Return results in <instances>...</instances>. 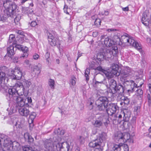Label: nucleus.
Listing matches in <instances>:
<instances>
[{
  "label": "nucleus",
  "mask_w": 151,
  "mask_h": 151,
  "mask_svg": "<svg viewBox=\"0 0 151 151\" xmlns=\"http://www.w3.org/2000/svg\"><path fill=\"white\" fill-rule=\"evenodd\" d=\"M6 98L9 101H14L18 96H22L24 93V88L22 83H16L15 86L11 87L7 90Z\"/></svg>",
  "instance_id": "1"
},
{
  "label": "nucleus",
  "mask_w": 151,
  "mask_h": 151,
  "mask_svg": "<svg viewBox=\"0 0 151 151\" xmlns=\"http://www.w3.org/2000/svg\"><path fill=\"white\" fill-rule=\"evenodd\" d=\"M106 82V86L109 87L113 93H118L122 95L124 90L122 86L119 84L117 85L116 81L114 79H108Z\"/></svg>",
  "instance_id": "2"
},
{
  "label": "nucleus",
  "mask_w": 151,
  "mask_h": 151,
  "mask_svg": "<svg viewBox=\"0 0 151 151\" xmlns=\"http://www.w3.org/2000/svg\"><path fill=\"white\" fill-rule=\"evenodd\" d=\"M134 71L128 66L124 67L120 70L119 75L120 76L121 81L124 83L129 82L127 78L134 73Z\"/></svg>",
  "instance_id": "3"
},
{
  "label": "nucleus",
  "mask_w": 151,
  "mask_h": 151,
  "mask_svg": "<svg viewBox=\"0 0 151 151\" xmlns=\"http://www.w3.org/2000/svg\"><path fill=\"white\" fill-rule=\"evenodd\" d=\"M129 35L127 34L125 35L122 36L120 38H119L120 41L122 43H128L130 45L134 47L135 48L139 50L141 49V45L138 42L133 39L132 37H128Z\"/></svg>",
  "instance_id": "4"
},
{
  "label": "nucleus",
  "mask_w": 151,
  "mask_h": 151,
  "mask_svg": "<svg viewBox=\"0 0 151 151\" xmlns=\"http://www.w3.org/2000/svg\"><path fill=\"white\" fill-rule=\"evenodd\" d=\"M108 103V100L106 97L104 96L100 97L95 103L96 109L100 111H104L105 110L106 111L107 104Z\"/></svg>",
  "instance_id": "5"
},
{
  "label": "nucleus",
  "mask_w": 151,
  "mask_h": 151,
  "mask_svg": "<svg viewBox=\"0 0 151 151\" xmlns=\"http://www.w3.org/2000/svg\"><path fill=\"white\" fill-rule=\"evenodd\" d=\"M18 96L14 100H15L17 102L16 106L17 107H23L25 106L28 107L29 106L28 104H30L32 102V99L30 97L26 98L24 96Z\"/></svg>",
  "instance_id": "6"
},
{
  "label": "nucleus",
  "mask_w": 151,
  "mask_h": 151,
  "mask_svg": "<svg viewBox=\"0 0 151 151\" xmlns=\"http://www.w3.org/2000/svg\"><path fill=\"white\" fill-rule=\"evenodd\" d=\"M3 6L6 9V11L9 12V13H12L15 14L17 6L12 1L10 0H4Z\"/></svg>",
  "instance_id": "7"
},
{
  "label": "nucleus",
  "mask_w": 151,
  "mask_h": 151,
  "mask_svg": "<svg viewBox=\"0 0 151 151\" xmlns=\"http://www.w3.org/2000/svg\"><path fill=\"white\" fill-rule=\"evenodd\" d=\"M113 51L109 49L105 50L103 52L98 54L97 58L99 61H102L106 58H109L111 57Z\"/></svg>",
  "instance_id": "8"
},
{
  "label": "nucleus",
  "mask_w": 151,
  "mask_h": 151,
  "mask_svg": "<svg viewBox=\"0 0 151 151\" xmlns=\"http://www.w3.org/2000/svg\"><path fill=\"white\" fill-rule=\"evenodd\" d=\"M119 109V107L116 104L108 103L107 104L106 112L109 116H112Z\"/></svg>",
  "instance_id": "9"
},
{
  "label": "nucleus",
  "mask_w": 151,
  "mask_h": 151,
  "mask_svg": "<svg viewBox=\"0 0 151 151\" xmlns=\"http://www.w3.org/2000/svg\"><path fill=\"white\" fill-rule=\"evenodd\" d=\"M44 32L46 33L48 37V42L52 46H55L57 45L58 40L55 38H54L53 35L47 29H45Z\"/></svg>",
  "instance_id": "10"
},
{
  "label": "nucleus",
  "mask_w": 151,
  "mask_h": 151,
  "mask_svg": "<svg viewBox=\"0 0 151 151\" xmlns=\"http://www.w3.org/2000/svg\"><path fill=\"white\" fill-rule=\"evenodd\" d=\"M11 72L12 74L11 77L12 79L19 80L22 78V73L20 68H16L14 70H11Z\"/></svg>",
  "instance_id": "11"
},
{
  "label": "nucleus",
  "mask_w": 151,
  "mask_h": 151,
  "mask_svg": "<svg viewBox=\"0 0 151 151\" xmlns=\"http://www.w3.org/2000/svg\"><path fill=\"white\" fill-rule=\"evenodd\" d=\"M3 137V146L4 148L10 146V144L12 143V142L10 138L7 136L2 134Z\"/></svg>",
  "instance_id": "12"
},
{
  "label": "nucleus",
  "mask_w": 151,
  "mask_h": 151,
  "mask_svg": "<svg viewBox=\"0 0 151 151\" xmlns=\"http://www.w3.org/2000/svg\"><path fill=\"white\" fill-rule=\"evenodd\" d=\"M122 114L123 115V120L124 122H127L129 121L131 116V112L128 109H125L123 111Z\"/></svg>",
  "instance_id": "13"
},
{
  "label": "nucleus",
  "mask_w": 151,
  "mask_h": 151,
  "mask_svg": "<svg viewBox=\"0 0 151 151\" xmlns=\"http://www.w3.org/2000/svg\"><path fill=\"white\" fill-rule=\"evenodd\" d=\"M123 133L120 132H118L114 134V139L116 143L120 144L122 143Z\"/></svg>",
  "instance_id": "14"
},
{
  "label": "nucleus",
  "mask_w": 151,
  "mask_h": 151,
  "mask_svg": "<svg viewBox=\"0 0 151 151\" xmlns=\"http://www.w3.org/2000/svg\"><path fill=\"white\" fill-rule=\"evenodd\" d=\"M9 12L6 11V13H5L1 15L0 17V20L3 22H5L9 17L14 18V16L16 15V14Z\"/></svg>",
  "instance_id": "15"
},
{
  "label": "nucleus",
  "mask_w": 151,
  "mask_h": 151,
  "mask_svg": "<svg viewBox=\"0 0 151 151\" xmlns=\"http://www.w3.org/2000/svg\"><path fill=\"white\" fill-rule=\"evenodd\" d=\"M19 113L22 116L27 117L29 114V111L27 108L25 107H20L18 109Z\"/></svg>",
  "instance_id": "16"
},
{
  "label": "nucleus",
  "mask_w": 151,
  "mask_h": 151,
  "mask_svg": "<svg viewBox=\"0 0 151 151\" xmlns=\"http://www.w3.org/2000/svg\"><path fill=\"white\" fill-rule=\"evenodd\" d=\"M18 107H17L14 104H10L9 107L7 109V111L8 112V115H12L15 113L17 110H18Z\"/></svg>",
  "instance_id": "17"
},
{
  "label": "nucleus",
  "mask_w": 151,
  "mask_h": 151,
  "mask_svg": "<svg viewBox=\"0 0 151 151\" xmlns=\"http://www.w3.org/2000/svg\"><path fill=\"white\" fill-rule=\"evenodd\" d=\"M101 142L99 141L98 139L96 138L91 142L89 144V146L91 147L96 148L101 147Z\"/></svg>",
  "instance_id": "18"
},
{
  "label": "nucleus",
  "mask_w": 151,
  "mask_h": 151,
  "mask_svg": "<svg viewBox=\"0 0 151 151\" xmlns=\"http://www.w3.org/2000/svg\"><path fill=\"white\" fill-rule=\"evenodd\" d=\"M149 15V14L146 12H144L142 15L141 21L142 24L146 26L149 25V21L148 18Z\"/></svg>",
  "instance_id": "19"
},
{
  "label": "nucleus",
  "mask_w": 151,
  "mask_h": 151,
  "mask_svg": "<svg viewBox=\"0 0 151 151\" xmlns=\"http://www.w3.org/2000/svg\"><path fill=\"white\" fill-rule=\"evenodd\" d=\"M95 70H98L101 72L102 75L104 74H105V76L107 77L110 78L111 77L110 73H109L107 70H104L103 68L101 66H98L97 65Z\"/></svg>",
  "instance_id": "20"
},
{
  "label": "nucleus",
  "mask_w": 151,
  "mask_h": 151,
  "mask_svg": "<svg viewBox=\"0 0 151 151\" xmlns=\"http://www.w3.org/2000/svg\"><path fill=\"white\" fill-rule=\"evenodd\" d=\"M123 93H122V95L119 93L118 97L122 101V102L121 103V104H122V103H123L125 105H127L129 103V100L127 97L123 96Z\"/></svg>",
  "instance_id": "21"
},
{
  "label": "nucleus",
  "mask_w": 151,
  "mask_h": 151,
  "mask_svg": "<svg viewBox=\"0 0 151 151\" xmlns=\"http://www.w3.org/2000/svg\"><path fill=\"white\" fill-rule=\"evenodd\" d=\"M104 117H105L103 116H99L98 119L95 121L93 124V125L96 127H100L102 125V122L104 119L105 118Z\"/></svg>",
  "instance_id": "22"
},
{
  "label": "nucleus",
  "mask_w": 151,
  "mask_h": 151,
  "mask_svg": "<svg viewBox=\"0 0 151 151\" xmlns=\"http://www.w3.org/2000/svg\"><path fill=\"white\" fill-rule=\"evenodd\" d=\"M104 42L105 45L107 47L112 46L114 44V41L111 40L108 37L105 38Z\"/></svg>",
  "instance_id": "23"
},
{
  "label": "nucleus",
  "mask_w": 151,
  "mask_h": 151,
  "mask_svg": "<svg viewBox=\"0 0 151 151\" xmlns=\"http://www.w3.org/2000/svg\"><path fill=\"white\" fill-rule=\"evenodd\" d=\"M45 147L49 150L52 148L53 146V142L50 139H47L44 142Z\"/></svg>",
  "instance_id": "24"
},
{
  "label": "nucleus",
  "mask_w": 151,
  "mask_h": 151,
  "mask_svg": "<svg viewBox=\"0 0 151 151\" xmlns=\"http://www.w3.org/2000/svg\"><path fill=\"white\" fill-rule=\"evenodd\" d=\"M106 133L104 132H102L99 134V136L97 137L99 140L101 142V143L102 142L106 141L107 138Z\"/></svg>",
  "instance_id": "25"
},
{
  "label": "nucleus",
  "mask_w": 151,
  "mask_h": 151,
  "mask_svg": "<svg viewBox=\"0 0 151 151\" xmlns=\"http://www.w3.org/2000/svg\"><path fill=\"white\" fill-rule=\"evenodd\" d=\"M24 138L26 141H27L29 144L32 143L34 141V138L28 133H25Z\"/></svg>",
  "instance_id": "26"
},
{
  "label": "nucleus",
  "mask_w": 151,
  "mask_h": 151,
  "mask_svg": "<svg viewBox=\"0 0 151 151\" xmlns=\"http://www.w3.org/2000/svg\"><path fill=\"white\" fill-rule=\"evenodd\" d=\"M14 46L10 45L7 48V53L8 56L9 57H11L15 54Z\"/></svg>",
  "instance_id": "27"
},
{
  "label": "nucleus",
  "mask_w": 151,
  "mask_h": 151,
  "mask_svg": "<svg viewBox=\"0 0 151 151\" xmlns=\"http://www.w3.org/2000/svg\"><path fill=\"white\" fill-rule=\"evenodd\" d=\"M124 143H122L119 145H114L111 151H124V149H122V144H124Z\"/></svg>",
  "instance_id": "28"
},
{
  "label": "nucleus",
  "mask_w": 151,
  "mask_h": 151,
  "mask_svg": "<svg viewBox=\"0 0 151 151\" xmlns=\"http://www.w3.org/2000/svg\"><path fill=\"white\" fill-rule=\"evenodd\" d=\"M29 116L28 119V122L29 123H32L33 122L35 118L36 114L35 112L31 113L29 114Z\"/></svg>",
  "instance_id": "29"
},
{
  "label": "nucleus",
  "mask_w": 151,
  "mask_h": 151,
  "mask_svg": "<svg viewBox=\"0 0 151 151\" xmlns=\"http://www.w3.org/2000/svg\"><path fill=\"white\" fill-rule=\"evenodd\" d=\"M28 48L26 47H24V49L23 50V54L20 56V58H27L28 55Z\"/></svg>",
  "instance_id": "30"
},
{
  "label": "nucleus",
  "mask_w": 151,
  "mask_h": 151,
  "mask_svg": "<svg viewBox=\"0 0 151 151\" xmlns=\"http://www.w3.org/2000/svg\"><path fill=\"white\" fill-rule=\"evenodd\" d=\"M130 138V134L127 133H123L122 143H124Z\"/></svg>",
  "instance_id": "31"
},
{
  "label": "nucleus",
  "mask_w": 151,
  "mask_h": 151,
  "mask_svg": "<svg viewBox=\"0 0 151 151\" xmlns=\"http://www.w3.org/2000/svg\"><path fill=\"white\" fill-rule=\"evenodd\" d=\"M70 147V146L67 142H65L63 144V147L61 148L60 151H68Z\"/></svg>",
  "instance_id": "32"
},
{
  "label": "nucleus",
  "mask_w": 151,
  "mask_h": 151,
  "mask_svg": "<svg viewBox=\"0 0 151 151\" xmlns=\"http://www.w3.org/2000/svg\"><path fill=\"white\" fill-rule=\"evenodd\" d=\"M97 63L93 61H91L89 63V68L91 69L95 70L97 66Z\"/></svg>",
  "instance_id": "33"
},
{
  "label": "nucleus",
  "mask_w": 151,
  "mask_h": 151,
  "mask_svg": "<svg viewBox=\"0 0 151 151\" xmlns=\"http://www.w3.org/2000/svg\"><path fill=\"white\" fill-rule=\"evenodd\" d=\"M112 72H114V75H117L118 70L119 69V66L117 64H114L112 66Z\"/></svg>",
  "instance_id": "34"
},
{
  "label": "nucleus",
  "mask_w": 151,
  "mask_h": 151,
  "mask_svg": "<svg viewBox=\"0 0 151 151\" xmlns=\"http://www.w3.org/2000/svg\"><path fill=\"white\" fill-rule=\"evenodd\" d=\"M48 83L49 85L52 89H54L55 85L54 80L50 78L49 79Z\"/></svg>",
  "instance_id": "35"
},
{
  "label": "nucleus",
  "mask_w": 151,
  "mask_h": 151,
  "mask_svg": "<svg viewBox=\"0 0 151 151\" xmlns=\"http://www.w3.org/2000/svg\"><path fill=\"white\" fill-rule=\"evenodd\" d=\"M65 143V142L62 143L58 142L56 144L55 146H54V148H55V149H56L58 151H60L61 148L63 147V144Z\"/></svg>",
  "instance_id": "36"
},
{
  "label": "nucleus",
  "mask_w": 151,
  "mask_h": 151,
  "mask_svg": "<svg viewBox=\"0 0 151 151\" xmlns=\"http://www.w3.org/2000/svg\"><path fill=\"white\" fill-rule=\"evenodd\" d=\"M130 83H131L132 84L131 85V86H132L133 87V88H132V91H134L136 88H138V87H139V86H138L137 84H136L134 83V81L131 80L130 81ZM143 84V83H141L139 85V87H141L142 85Z\"/></svg>",
  "instance_id": "37"
},
{
  "label": "nucleus",
  "mask_w": 151,
  "mask_h": 151,
  "mask_svg": "<svg viewBox=\"0 0 151 151\" xmlns=\"http://www.w3.org/2000/svg\"><path fill=\"white\" fill-rule=\"evenodd\" d=\"M90 69L88 68H87L85 71V76L86 78V81L87 82L89 80V75L90 74Z\"/></svg>",
  "instance_id": "38"
},
{
  "label": "nucleus",
  "mask_w": 151,
  "mask_h": 151,
  "mask_svg": "<svg viewBox=\"0 0 151 151\" xmlns=\"http://www.w3.org/2000/svg\"><path fill=\"white\" fill-rule=\"evenodd\" d=\"M12 147H16V149L17 150H19L20 149V144L17 141H14L13 142H12Z\"/></svg>",
  "instance_id": "39"
},
{
  "label": "nucleus",
  "mask_w": 151,
  "mask_h": 151,
  "mask_svg": "<svg viewBox=\"0 0 151 151\" xmlns=\"http://www.w3.org/2000/svg\"><path fill=\"white\" fill-rule=\"evenodd\" d=\"M23 85V87L24 86L26 87H29V86L31 85V82L28 81H25L23 82V83H22Z\"/></svg>",
  "instance_id": "40"
},
{
  "label": "nucleus",
  "mask_w": 151,
  "mask_h": 151,
  "mask_svg": "<svg viewBox=\"0 0 151 151\" xmlns=\"http://www.w3.org/2000/svg\"><path fill=\"white\" fill-rule=\"evenodd\" d=\"M22 150L23 151H33L32 147H27V145H25L22 147Z\"/></svg>",
  "instance_id": "41"
},
{
  "label": "nucleus",
  "mask_w": 151,
  "mask_h": 151,
  "mask_svg": "<svg viewBox=\"0 0 151 151\" xmlns=\"http://www.w3.org/2000/svg\"><path fill=\"white\" fill-rule=\"evenodd\" d=\"M41 68L38 66V65H35L33 67V70L34 71H37V73L39 74L40 73Z\"/></svg>",
  "instance_id": "42"
},
{
  "label": "nucleus",
  "mask_w": 151,
  "mask_h": 151,
  "mask_svg": "<svg viewBox=\"0 0 151 151\" xmlns=\"http://www.w3.org/2000/svg\"><path fill=\"white\" fill-rule=\"evenodd\" d=\"M5 74L3 72H0V82L2 83L3 80H5Z\"/></svg>",
  "instance_id": "43"
},
{
  "label": "nucleus",
  "mask_w": 151,
  "mask_h": 151,
  "mask_svg": "<svg viewBox=\"0 0 151 151\" xmlns=\"http://www.w3.org/2000/svg\"><path fill=\"white\" fill-rule=\"evenodd\" d=\"M122 113H123V111H121L120 114H119L118 116H117L118 115H116V114L114 115V118H113V120H116V118H117V117H118L119 119H121L122 118V116H123V115L122 114ZM112 116L113 117V116Z\"/></svg>",
  "instance_id": "44"
},
{
  "label": "nucleus",
  "mask_w": 151,
  "mask_h": 151,
  "mask_svg": "<svg viewBox=\"0 0 151 151\" xmlns=\"http://www.w3.org/2000/svg\"><path fill=\"white\" fill-rule=\"evenodd\" d=\"M15 38V37L13 35H9V39L8 41V43H12L13 41L14 40Z\"/></svg>",
  "instance_id": "45"
},
{
  "label": "nucleus",
  "mask_w": 151,
  "mask_h": 151,
  "mask_svg": "<svg viewBox=\"0 0 151 151\" xmlns=\"http://www.w3.org/2000/svg\"><path fill=\"white\" fill-rule=\"evenodd\" d=\"M136 91L137 93V96H140V97H141L143 94V91L142 90L139 88Z\"/></svg>",
  "instance_id": "46"
},
{
  "label": "nucleus",
  "mask_w": 151,
  "mask_h": 151,
  "mask_svg": "<svg viewBox=\"0 0 151 151\" xmlns=\"http://www.w3.org/2000/svg\"><path fill=\"white\" fill-rule=\"evenodd\" d=\"M20 19L21 16L20 15H18L16 16L14 19L15 23L16 24H18Z\"/></svg>",
  "instance_id": "47"
},
{
  "label": "nucleus",
  "mask_w": 151,
  "mask_h": 151,
  "mask_svg": "<svg viewBox=\"0 0 151 151\" xmlns=\"http://www.w3.org/2000/svg\"><path fill=\"white\" fill-rule=\"evenodd\" d=\"M22 124L19 120L15 124V126H16L17 128L19 129L22 128Z\"/></svg>",
  "instance_id": "48"
},
{
  "label": "nucleus",
  "mask_w": 151,
  "mask_h": 151,
  "mask_svg": "<svg viewBox=\"0 0 151 151\" xmlns=\"http://www.w3.org/2000/svg\"><path fill=\"white\" fill-rule=\"evenodd\" d=\"M122 149H124V151H129V147L127 144H122Z\"/></svg>",
  "instance_id": "49"
},
{
  "label": "nucleus",
  "mask_w": 151,
  "mask_h": 151,
  "mask_svg": "<svg viewBox=\"0 0 151 151\" xmlns=\"http://www.w3.org/2000/svg\"><path fill=\"white\" fill-rule=\"evenodd\" d=\"M57 131V134L58 135H60L61 136L63 135L65 133V130H60V129L59 128H58Z\"/></svg>",
  "instance_id": "50"
},
{
  "label": "nucleus",
  "mask_w": 151,
  "mask_h": 151,
  "mask_svg": "<svg viewBox=\"0 0 151 151\" xmlns=\"http://www.w3.org/2000/svg\"><path fill=\"white\" fill-rule=\"evenodd\" d=\"M15 47L16 49L17 48L19 50L22 51L24 49V47H22V45H19L17 44L15 45Z\"/></svg>",
  "instance_id": "51"
},
{
  "label": "nucleus",
  "mask_w": 151,
  "mask_h": 151,
  "mask_svg": "<svg viewBox=\"0 0 151 151\" xmlns=\"http://www.w3.org/2000/svg\"><path fill=\"white\" fill-rule=\"evenodd\" d=\"M95 24L97 26L100 25L101 20L100 19H96L94 22Z\"/></svg>",
  "instance_id": "52"
},
{
  "label": "nucleus",
  "mask_w": 151,
  "mask_h": 151,
  "mask_svg": "<svg viewBox=\"0 0 151 151\" xmlns=\"http://www.w3.org/2000/svg\"><path fill=\"white\" fill-rule=\"evenodd\" d=\"M76 79V78L75 77H73V78H72L70 81V83L71 85L73 86H74L76 84V81L75 80V79Z\"/></svg>",
  "instance_id": "53"
},
{
  "label": "nucleus",
  "mask_w": 151,
  "mask_h": 151,
  "mask_svg": "<svg viewBox=\"0 0 151 151\" xmlns=\"http://www.w3.org/2000/svg\"><path fill=\"white\" fill-rule=\"evenodd\" d=\"M103 83V81H95V82H94V81H93V86L95 87H97L99 84H101Z\"/></svg>",
  "instance_id": "54"
},
{
  "label": "nucleus",
  "mask_w": 151,
  "mask_h": 151,
  "mask_svg": "<svg viewBox=\"0 0 151 151\" xmlns=\"http://www.w3.org/2000/svg\"><path fill=\"white\" fill-rule=\"evenodd\" d=\"M50 55V53L48 52H46L45 54V56L47 62H49Z\"/></svg>",
  "instance_id": "55"
},
{
  "label": "nucleus",
  "mask_w": 151,
  "mask_h": 151,
  "mask_svg": "<svg viewBox=\"0 0 151 151\" xmlns=\"http://www.w3.org/2000/svg\"><path fill=\"white\" fill-rule=\"evenodd\" d=\"M68 8V6L65 4L64 5V7L63 8V10L65 13H66V14H69V13L67 11Z\"/></svg>",
  "instance_id": "56"
},
{
  "label": "nucleus",
  "mask_w": 151,
  "mask_h": 151,
  "mask_svg": "<svg viewBox=\"0 0 151 151\" xmlns=\"http://www.w3.org/2000/svg\"><path fill=\"white\" fill-rule=\"evenodd\" d=\"M110 123V121L109 119V118L106 119V122H104V124L105 127L106 128L108 127V125Z\"/></svg>",
  "instance_id": "57"
},
{
  "label": "nucleus",
  "mask_w": 151,
  "mask_h": 151,
  "mask_svg": "<svg viewBox=\"0 0 151 151\" xmlns=\"http://www.w3.org/2000/svg\"><path fill=\"white\" fill-rule=\"evenodd\" d=\"M147 99L148 100V104L149 105L151 104V96L150 94H148L147 95Z\"/></svg>",
  "instance_id": "58"
},
{
  "label": "nucleus",
  "mask_w": 151,
  "mask_h": 151,
  "mask_svg": "<svg viewBox=\"0 0 151 151\" xmlns=\"http://www.w3.org/2000/svg\"><path fill=\"white\" fill-rule=\"evenodd\" d=\"M2 136V134H0V148L3 147L2 143L3 142V137Z\"/></svg>",
  "instance_id": "59"
},
{
  "label": "nucleus",
  "mask_w": 151,
  "mask_h": 151,
  "mask_svg": "<svg viewBox=\"0 0 151 151\" xmlns=\"http://www.w3.org/2000/svg\"><path fill=\"white\" fill-rule=\"evenodd\" d=\"M37 24L36 22L34 21H32L30 24L31 26L32 27H35Z\"/></svg>",
  "instance_id": "60"
},
{
  "label": "nucleus",
  "mask_w": 151,
  "mask_h": 151,
  "mask_svg": "<svg viewBox=\"0 0 151 151\" xmlns=\"http://www.w3.org/2000/svg\"><path fill=\"white\" fill-rule=\"evenodd\" d=\"M39 57V56L38 55L35 54L33 56V58L35 60H37Z\"/></svg>",
  "instance_id": "61"
},
{
  "label": "nucleus",
  "mask_w": 151,
  "mask_h": 151,
  "mask_svg": "<svg viewBox=\"0 0 151 151\" xmlns=\"http://www.w3.org/2000/svg\"><path fill=\"white\" fill-rule=\"evenodd\" d=\"M109 12L108 11L106 10L104 11V13H101V14L102 15H105V16H107L109 15Z\"/></svg>",
  "instance_id": "62"
},
{
  "label": "nucleus",
  "mask_w": 151,
  "mask_h": 151,
  "mask_svg": "<svg viewBox=\"0 0 151 151\" xmlns=\"http://www.w3.org/2000/svg\"><path fill=\"white\" fill-rule=\"evenodd\" d=\"M19 58L17 57H15L13 59L14 62L15 63H17L18 60Z\"/></svg>",
  "instance_id": "63"
},
{
  "label": "nucleus",
  "mask_w": 151,
  "mask_h": 151,
  "mask_svg": "<svg viewBox=\"0 0 151 151\" xmlns=\"http://www.w3.org/2000/svg\"><path fill=\"white\" fill-rule=\"evenodd\" d=\"M149 83L148 84V86L150 91V93H151V79L150 80V79L149 80Z\"/></svg>",
  "instance_id": "64"
}]
</instances>
